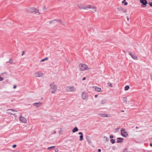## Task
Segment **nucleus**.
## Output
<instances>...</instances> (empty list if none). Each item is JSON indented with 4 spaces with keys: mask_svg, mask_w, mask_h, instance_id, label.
Masks as SVG:
<instances>
[{
    "mask_svg": "<svg viewBox=\"0 0 152 152\" xmlns=\"http://www.w3.org/2000/svg\"><path fill=\"white\" fill-rule=\"evenodd\" d=\"M26 10L28 12L30 13H38V14L41 13L39 10L34 7L28 8Z\"/></svg>",
    "mask_w": 152,
    "mask_h": 152,
    "instance_id": "nucleus-1",
    "label": "nucleus"
},
{
    "mask_svg": "<svg viewBox=\"0 0 152 152\" xmlns=\"http://www.w3.org/2000/svg\"><path fill=\"white\" fill-rule=\"evenodd\" d=\"M50 92L53 94H55L57 90V87L54 83H51L50 85Z\"/></svg>",
    "mask_w": 152,
    "mask_h": 152,
    "instance_id": "nucleus-2",
    "label": "nucleus"
},
{
    "mask_svg": "<svg viewBox=\"0 0 152 152\" xmlns=\"http://www.w3.org/2000/svg\"><path fill=\"white\" fill-rule=\"evenodd\" d=\"M80 70L81 71H84L88 69V67L86 64H81L79 65Z\"/></svg>",
    "mask_w": 152,
    "mask_h": 152,
    "instance_id": "nucleus-3",
    "label": "nucleus"
},
{
    "mask_svg": "<svg viewBox=\"0 0 152 152\" xmlns=\"http://www.w3.org/2000/svg\"><path fill=\"white\" fill-rule=\"evenodd\" d=\"M66 90L68 92H74L75 91L76 88L73 86H68L66 87Z\"/></svg>",
    "mask_w": 152,
    "mask_h": 152,
    "instance_id": "nucleus-4",
    "label": "nucleus"
},
{
    "mask_svg": "<svg viewBox=\"0 0 152 152\" xmlns=\"http://www.w3.org/2000/svg\"><path fill=\"white\" fill-rule=\"evenodd\" d=\"M34 76L36 77H42L44 74L41 71H39L35 72L34 74Z\"/></svg>",
    "mask_w": 152,
    "mask_h": 152,
    "instance_id": "nucleus-5",
    "label": "nucleus"
},
{
    "mask_svg": "<svg viewBox=\"0 0 152 152\" xmlns=\"http://www.w3.org/2000/svg\"><path fill=\"white\" fill-rule=\"evenodd\" d=\"M121 135L125 137H126L128 136V134L127 132L124 129H122L121 131Z\"/></svg>",
    "mask_w": 152,
    "mask_h": 152,
    "instance_id": "nucleus-6",
    "label": "nucleus"
},
{
    "mask_svg": "<svg viewBox=\"0 0 152 152\" xmlns=\"http://www.w3.org/2000/svg\"><path fill=\"white\" fill-rule=\"evenodd\" d=\"M19 120L21 122L24 123H27V119L25 118L24 117L21 115L20 116L19 118Z\"/></svg>",
    "mask_w": 152,
    "mask_h": 152,
    "instance_id": "nucleus-7",
    "label": "nucleus"
},
{
    "mask_svg": "<svg viewBox=\"0 0 152 152\" xmlns=\"http://www.w3.org/2000/svg\"><path fill=\"white\" fill-rule=\"evenodd\" d=\"M7 113L10 114H12L13 115H15V114L13 113V112H17V111L16 110L12 109H8L7 110Z\"/></svg>",
    "mask_w": 152,
    "mask_h": 152,
    "instance_id": "nucleus-8",
    "label": "nucleus"
},
{
    "mask_svg": "<svg viewBox=\"0 0 152 152\" xmlns=\"http://www.w3.org/2000/svg\"><path fill=\"white\" fill-rule=\"evenodd\" d=\"M82 97L83 99H87L88 98V96L87 93L84 92L82 94Z\"/></svg>",
    "mask_w": 152,
    "mask_h": 152,
    "instance_id": "nucleus-9",
    "label": "nucleus"
},
{
    "mask_svg": "<svg viewBox=\"0 0 152 152\" xmlns=\"http://www.w3.org/2000/svg\"><path fill=\"white\" fill-rule=\"evenodd\" d=\"M32 104L34 106L37 108L40 107L42 105V103L41 102H39L33 103Z\"/></svg>",
    "mask_w": 152,
    "mask_h": 152,
    "instance_id": "nucleus-10",
    "label": "nucleus"
},
{
    "mask_svg": "<svg viewBox=\"0 0 152 152\" xmlns=\"http://www.w3.org/2000/svg\"><path fill=\"white\" fill-rule=\"evenodd\" d=\"M92 88L95 89V90L98 92H101L102 91V90L100 88H99L97 86H93Z\"/></svg>",
    "mask_w": 152,
    "mask_h": 152,
    "instance_id": "nucleus-11",
    "label": "nucleus"
},
{
    "mask_svg": "<svg viewBox=\"0 0 152 152\" xmlns=\"http://www.w3.org/2000/svg\"><path fill=\"white\" fill-rule=\"evenodd\" d=\"M118 10L120 11H121L124 13H125L127 12V10L126 9L123 8L121 7H120L118 8Z\"/></svg>",
    "mask_w": 152,
    "mask_h": 152,
    "instance_id": "nucleus-12",
    "label": "nucleus"
},
{
    "mask_svg": "<svg viewBox=\"0 0 152 152\" xmlns=\"http://www.w3.org/2000/svg\"><path fill=\"white\" fill-rule=\"evenodd\" d=\"M129 54L131 56L133 59L135 60H137V57L136 55L133 54L132 53H129Z\"/></svg>",
    "mask_w": 152,
    "mask_h": 152,
    "instance_id": "nucleus-13",
    "label": "nucleus"
},
{
    "mask_svg": "<svg viewBox=\"0 0 152 152\" xmlns=\"http://www.w3.org/2000/svg\"><path fill=\"white\" fill-rule=\"evenodd\" d=\"M140 2L144 6H146V4H147V1L146 0H140Z\"/></svg>",
    "mask_w": 152,
    "mask_h": 152,
    "instance_id": "nucleus-14",
    "label": "nucleus"
},
{
    "mask_svg": "<svg viewBox=\"0 0 152 152\" xmlns=\"http://www.w3.org/2000/svg\"><path fill=\"white\" fill-rule=\"evenodd\" d=\"M78 134L80 135V140L81 141H82L83 140V134L82 132H79L78 133Z\"/></svg>",
    "mask_w": 152,
    "mask_h": 152,
    "instance_id": "nucleus-15",
    "label": "nucleus"
},
{
    "mask_svg": "<svg viewBox=\"0 0 152 152\" xmlns=\"http://www.w3.org/2000/svg\"><path fill=\"white\" fill-rule=\"evenodd\" d=\"M91 11L92 12H95L96 11V7L94 6L93 7H92V8L91 10Z\"/></svg>",
    "mask_w": 152,
    "mask_h": 152,
    "instance_id": "nucleus-16",
    "label": "nucleus"
},
{
    "mask_svg": "<svg viewBox=\"0 0 152 152\" xmlns=\"http://www.w3.org/2000/svg\"><path fill=\"white\" fill-rule=\"evenodd\" d=\"M90 7V5H87L84 7H79L80 9L85 10H87L88 9H89V8Z\"/></svg>",
    "mask_w": 152,
    "mask_h": 152,
    "instance_id": "nucleus-17",
    "label": "nucleus"
},
{
    "mask_svg": "<svg viewBox=\"0 0 152 152\" xmlns=\"http://www.w3.org/2000/svg\"><path fill=\"white\" fill-rule=\"evenodd\" d=\"M100 116H101L102 117H108V115L106 113H104V114H100Z\"/></svg>",
    "mask_w": 152,
    "mask_h": 152,
    "instance_id": "nucleus-18",
    "label": "nucleus"
},
{
    "mask_svg": "<svg viewBox=\"0 0 152 152\" xmlns=\"http://www.w3.org/2000/svg\"><path fill=\"white\" fill-rule=\"evenodd\" d=\"M123 138H117V143H119L120 142H122L123 141Z\"/></svg>",
    "mask_w": 152,
    "mask_h": 152,
    "instance_id": "nucleus-19",
    "label": "nucleus"
},
{
    "mask_svg": "<svg viewBox=\"0 0 152 152\" xmlns=\"http://www.w3.org/2000/svg\"><path fill=\"white\" fill-rule=\"evenodd\" d=\"M87 142L89 143H91V141L90 137L87 136L86 137Z\"/></svg>",
    "mask_w": 152,
    "mask_h": 152,
    "instance_id": "nucleus-20",
    "label": "nucleus"
},
{
    "mask_svg": "<svg viewBox=\"0 0 152 152\" xmlns=\"http://www.w3.org/2000/svg\"><path fill=\"white\" fill-rule=\"evenodd\" d=\"M78 129L77 127H75L72 130V132H73L74 133L75 132H76L78 131Z\"/></svg>",
    "mask_w": 152,
    "mask_h": 152,
    "instance_id": "nucleus-21",
    "label": "nucleus"
},
{
    "mask_svg": "<svg viewBox=\"0 0 152 152\" xmlns=\"http://www.w3.org/2000/svg\"><path fill=\"white\" fill-rule=\"evenodd\" d=\"M103 138V140L104 141H107L109 140V138L108 137H107L106 136L104 137Z\"/></svg>",
    "mask_w": 152,
    "mask_h": 152,
    "instance_id": "nucleus-22",
    "label": "nucleus"
},
{
    "mask_svg": "<svg viewBox=\"0 0 152 152\" xmlns=\"http://www.w3.org/2000/svg\"><path fill=\"white\" fill-rule=\"evenodd\" d=\"M129 88V86L127 85L124 88V90L125 91H127L128 90Z\"/></svg>",
    "mask_w": 152,
    "mask_h": 152,
    "instance_id": "nucleus-23",
    "label": "nucleus"
},
{
    "mask_svg": "<svg viewBox=\"0 0 152 152\" xmlns=\"http://www.w3.org/2000/svg\"><path fill=\"white\" fill-rule=\"evenodd\" d=\"M122 3L124 4V5L125 6H126L128 4V3L126 2V0H124L122 1Z\"/></svg>",
    "mask_w": 152,
    "mask_h": 152,
    "instance_id": "nucleus-24",
    "label": "nucleus"
},
{
    "mask_svg": "<svg viewBox=\"0 0 152 152\" xmlns=\"http://www.w3.org/2000/svg\"><path fill=\"white\" fill-rule=\"evenodd\" d=\"M106 101L105 99H103L102 100L101 103L102 104H105L106 102Z\"/></svg>",
    "mask_w": 152,
    "mask_h": 152,
    "instance_id": "nucleus-25",
    "label": "nucleus"
},
{
    "mask_svg": "<svg viewBox=\"0 0 152 152\" xmlns=\"http://www.w3.org/2000/svg\"><path fill=\"white\" fill-rule=\"evenodd\" d=\"M48 59V58H44L42 59L41 60V61L43 62L47 60Z\"/></svg>",
    "mask_w": 152,
    "mask_h": 152,
    "instance_id": "nucleus-26",
    "label": "nucleus"
},
{
    "mask_svg": "<svg viewBox=\"0 0 152 152\" xmlns=\"http://www.w3.org/2000/svg\"><path fill=\"white\" fill-rule=\"evenodd\" d=\"M108 85L110 87H113V86L112 84L110 83H107Z\"/></svg>",
    "mask_w": 152,
    "mask_h": 152,
    "instance_id": "nucleus-27",
    "label": "nucleus"
},
{
    "mask_svg": "<svg viewBox=\"0 0 152 152\" xmlns=\"http://www.w3.org/2000/svg\"><path fill=\"white\" fill-rule=\"evenodd\" d=\"M126 99H127V98L126 97H124L123 99V100L124 101V102H126Z\"/></svg>",
    "mask_w": 152,
    "mask_h": 152,
    "instance_id": "nucleus-28",
    "label": "nucleus"
},
{
    "mask_svg": "<svg viewBox=\"0 0 152 152\" xmlns=\"http://www.w3.org/2000/svg\"><path fill=\"white\" fill-rule=\"evenodd\" d=\"M110 141L113 144L115 142V140L114 139H112L110 140Z\"/></svg>",
    "mask_w": 152,
    "mask_h": 152,
    "instance_id": "nucleus-29",
    "label": "nucleus"
},
{
    "mask_svg": "<svg viewBox=\"0 0 152 152\" xmlns=\"http://www.w3.org/2000/svg\"><path fill=\"white\" fill-rule=\"evenodd\" d=\"M55 146H51V147H48V150L49 149H51V148H55Z\"/></svg>",
    "mask_w": 152,
    "mask_h": 152,
    "instance_id": "nucleus-30",
    "label": "nucleus"
},
{
    "mask_svg": "<svg viewBox=\"0 0 152 152\" xmlns=\"http://www.w3.org/2000/svg\"><path fill=\"white\" fill-rule=\"evenodd\" d=\"M4 80V78L1 77V75L0 74V81H2Z\"/></svg>",
    "mask_w": 152,
    "mask_h": 152,
    "instance_id": "nucleus-31",
    "label": "nucleus"
},
{
    "mask_svg": "<svg viewBox=\"0 0 152 152\" xmlns=\"http://www.w3.org/2000/svg\"><path fill=\"white\" fill-rule=\"evenodd\" d=\"M9 62L10 64L12 63L13 62L12 60V59H10L9 60Z\"/></svg>",
    "mask_w": 152,
    "mask_h": 152,
    "instance_id": "nucleus-32",
    "label": "nucleus"
},
{
    "mask_svg": "<svg viewBox=\"0 0 152 152\" xmlns=\"http://www.w3.org/2000/svg\"><path fill=\"white\" fill-rule=\"evenodd\" d=\"M43 10H47V8L46 6H44L43 7Z\"/></svg>",
    "mask_w": 152,
    "mask_h": 152,
    "instance_id": "nucleus-33",
    "label": "nucleus"
},
{
    "mask_svg": "<svg viewBox=\"0 0 152 152\" xmlns=\"http://www.w3.org/2000/svg\"><path fill=\"white\" fill-rule=\"evenodd\" d=\"M16 147V145H15V144L13 145L12 146V147L13 148H15V147Z\"/></svg>",
    "mask_w": 152,
    "mask_h": 152,
    "instance_id": "nucleus-34",
    "label": "nucleus"
},
{
    "mask_svg": "<svg viewBox=\"0 0 152 152\" xmlns=\"http://www.w3.org/2000/svg\"><path fill=\"white\" fill-rule=\"evenodd\" d=\"M93 6H94L93 5H90V7H89V9H91L92 8V7H93Z\"/></svg>",
    "mask_w": 152,
    "mask_h": 152,
    "instance_id": "nucleus-35",
    "label": "nucleus"
},
{
    "mask_svg": "<svg viewBox=\"0 0 152 152\" xmlns=\"http://www.w3.org/2000/svg\"><path fill=\"white\" fill-rule=\"evenodd\" d=\"M148 4L151 7H152V2H149Z\"/></svg>",
    "mask_w": 152,
    "mask_h": 152,
    "instance_id": "nucleus-36",
    "label": "nucleus"
},
{
    "mask_svg": "<svg viewBox=\"0 0 152 152\" xmlns=\"http://www.w3.org/2000/svg\"><path fill=\"white\" fill-rule=\"evenodd\" d=\"M55 152H58V148H56L55 149Z\"/></svg>",
    "mask_w": 152,
    "mask_h": 152,
    "instance_id": "nucleus-37",
    "label": "nucleus"
},
{
    "mask_svg": "<svg viewBox=\"0 0 152 152\" xmlns=\"http://www.w3.org/2000/svg\"><path fill=\"white\" fill-rule=\"evenodd\" d=\"M62 131H61V130H60L59 132V134H62Z\"/></svg>",
    "mask_w": 152,
    "mask_h": 152,
    "instance_id": "nucleus-38",
    "label": "nucleus"
},
{
    "mask_svg": "<svg viewBox=\"0 0 152 152\" xmlns=\"http://www.w3.org/2000/svg\"><path fill=\"white\" fill-rule=\"evenodd\" d=\"M7 74V72H4L3 73H1V75H3V74Z\"/></svg>",
    "mask_w": 152,
    "mask_h": 152,
    "instance_id": "nucleus-39",
    "label": "nucleus"
},
{
    "mask_svg": "<svg viewBox=\"0 0 152 152\" xmlns=\"http://www.w3.org/2000/svg\"><path fill=\"white\" fill-rule=\"evenodd\" d=\"M113 136L112 135H111L110 136V138H113Z\"/></svg>",
    "mask_w": 152,
    "mask_h": 152,
    "instance_id": "nucleus-40",
    "label": "nucleus"
},
{
    "mask_svg": "<svg viewBox=\"0 0 152 152\" xmlns=\"http://www.w3.org/2000/svg\"><path fill=\"white\" fill-rule=\"evenodd\" d=\"M56 21V20H54L53 21H50V23H51L52 22H54V21Z\"/></svg>",
    "mask_w": 152,
    "mask_h": 152,
    "instance_id": "nucleus-41",
    "label": "nucleus"
},
{
    "mask_svg": "<svg viewBox=\"0 0 152 152\" xmlns=\"http://www.w3.org/2000/svg\"><path fill=\"white\" fill-rule=\"evenodd\" d=\"M86 79V78L85 77H83V79H82V80H85Z\"/></svg>",
    "mask_w": 152,
    "mask_h": 152,
    "instance_id": "nucleus-42",
    "label": "nucleus"
},
{
    "mask_svg": "<svg viewBox=\"0 0 152 152\" xmlns=\"http://www.w3.org/2000/svg\"><path fill=\"white\" fill-rule=\"evenodd\" d=\"M98 152H101V149H99L98 150Z\"/></svg>",
    "mask_w": 152,
    "mask_h": 152,
    "instance_id": "nucleus-43",
    "label": "nucleus"
},
{
    "mask_svg": "<svg viewBox=\"0 0 152 152\" xmlns=\"http://www.w3.org/2000/svg\"><path fill=\"white\" fill-rule=\"evenodd\" d=\"M16 88V86L15 85V86H13V88H14V89L15 88Z\"/></svg>",
    "mask_w": 152,
    "mask_h": 152,
    "instance_id": "nucleus-44",
    "label": "nucleus"
},
{
    "mask_svg": "<svg viewBox=\"0 0 152 152\" xmlns=\"http://www.w3.org/2000/svg\"><path fill=\"white\" fill-rule=\"evenodd\" d=\"M97 96H98V95H95V98H96V97H97Z\"/></svg>",
    "mask_w": 152,
    "mask_h": 152,
    "instance_id": "nucleus-45",
    "label": "nucleus"
},
{
    "mask_svg": "<svg viewBox=\"0 0 152 152\" xmlns=\"http://www.w3.org/2000/svg\"><path fill=\"white\" fill-rule=\"evenodd\" d=\"M24 54V51L23 52V53L22 54V56H23Z\"/></svg>",
    "mask_w": 152,
    "mask_h": 152,
    "instance_id": "nucleus-46",
    "label": "nucleus"
},
{
    "mask_svg": "<svg viewBox=\"0 0 152 152\" xmlns=\"http://www.w3.org/2000/svg\"><path fill=\"white\" fill-rule=\"evenodd\" d=\"M150 145L151 146H152V144L150 143Z\"/></svg>",
    "mask_w": 152,
    "mask_h": 152,
    "instance_id": "nucleus-47",
    "label": "nucleus"
},
{
    "mask_svg": "<svg viewBox=\"0 0 152 152\" xmlns=\"http://www.w3.org/2000/svg\"><path fill=\"white\" fill-rule=\"evenodd\" d=\"M127 20H128V21H129V18H128V17H127Z\"/></svg>",
    "mask_w": 152,
    "mask_h": 152,
    "instance_id": "nucleus-48",
    "label": "nucleus"
},
{
    "mask_svg": "<svg viewBox=\"0 0 152 152\" xmlns=\"http://www.w3.org/2000/svg\"><path fill=\"white\" fill-rule=\"evenodd\" d=\"M56 133V131H54V133Z\"/></svg>",
    "mask_w": 152,
    "mask_h": 152,
    "instance_id": "nucleus-49",
    "label": "nucleus"
},
{
    "mask_svg": "<svg viewBox=\"0 0 152 152\" xmlns=\"http://www.w3.org/2000/svg\"><path fill=\"white\" fill-rule=\"evenodd\" d=\"M136 129H137L138 128V127L137 126L136 127Z\"/></svg>",
    "mask_w": 152,
    "mask_h": 152,
    "instance_id": "nucleus-50",
    "label": "nucleus"
}]
</instances>
